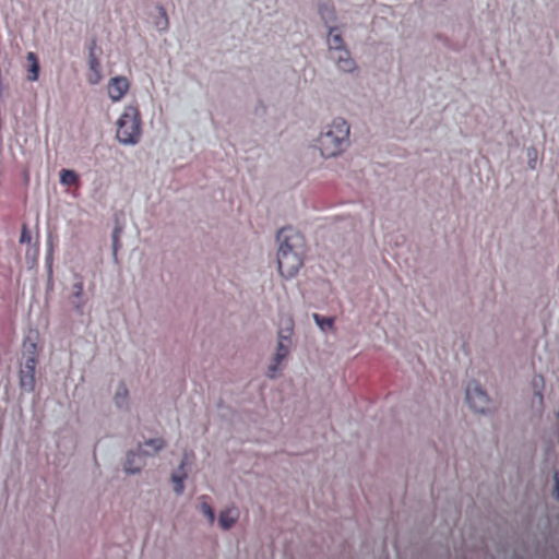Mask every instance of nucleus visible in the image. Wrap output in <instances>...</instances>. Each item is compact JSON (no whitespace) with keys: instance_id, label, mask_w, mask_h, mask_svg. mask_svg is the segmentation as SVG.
Here are the masks:
<instances>
[{"instance_id":"f257e3e1","label":"nucleus","mask_w":559,"mask_h":559,"mask_svg":"<svg viewBox=\"0 0 559 559\" xmlns=\"http://www.w3.org/2000/svg\"><path fill=\"white\" fill-rule=\"evenodd\" d=\"M278 271L285 278L294 277L304 264L306 242L302 235L292 227H284L277 234Z\"/></svg>"},{"instance_id":"f03ea898","label":"nucleus","mask_w":559,"mask_h":559,"mask_svg":"<svg viewBox=\"0 0 559 559\" xmlns=\"http://www.w3.org/2000/svg\"><path fill=\"white\" fill-rule=\"evenodd\" d=\"M348 135L349 126L347 122L342 118L334 119L328 130L322 132L317 140V146L321 155L333 157L340 154L348 141Z\"/></svg>"},{"instance_id":"7ed1b4c3","label":"nucleus","mask_w":559,"mask_h":559,"mask_svg":"<svg viewBox=\"0 0 559 559\" xmlns=\"http://www.w3.org/2000/svg\"><path fill=\"white\" fill-rule=\"evenodd\" d=\"M117 139L123 144H135L141 136V117L138 107L127 106L117 121Z\"/></svg>"},{"instance_id":"20e7f679","label":"nucleus","mask_w":559,"mask_h":559,"mask_svg":"<svg viewBox=\"0 0 559 559\" xmlns=\"http://www.w3.org/2000/svg\"><path fill=\"white\" fill-rule=\"evenodd\" d=\"M24 362L20 370V385L26 391L35 388V368L37 365V345L29 336L23 343Z\"/></svg>"},{"instance_id":"39448f33","label":"nucleus","mask_w":559,"mask_h":559,"mask_svg":"<svg viewBox=\"0 0 559 559\" xmlns=\"http://www.w3.org/2000/svg\"><path fill=\"white\" fill-rule=\"evenodd\" d=\"M292 333H293V321H292V319H287L285 329H281L278 332V344H277V352L274 357V364L269 367V371H267V376L270 378L275 377L281 362L289 354Z\"/></svg>"},{"instance_id":"423d86ee","label":"nucleus","mask_w":559,"mask_h":559,"mask_svg":"<svg viewBox=\"0 0 559 559\" xmlns=\"http://www.w3.org/2000/svg\"><path fill=\"white\" fill-rule=\"evenodd\" d=\"M145 445L152 448V452L141 451L139 453L131 452L128 454L127 461L124 464V471L127 473L135 474V473L140 472L141 468L145 464L144 456L155 454L156 452H158L160 449H163V447L165 445V442L163 439L156 438V439H151V440L146 441Z\"/></svg>"},{"instance_id":"0eeeda50","label":"nucleus","mask_w":559,"mask_h":559,"mask_svg":"<svg viewBox=\"0 0 559 559\" xmlns=\"http://www.w3.org/2000/svg\"><path fill=\"white\" fill-rule=\"evenodd\" d=\"M466 401L475 412L485 413L489 408V397L476 381L467 384Z\"/></svg>"},{"instance_id":"6e6552de","label":"nucleus","mask_w":559,"mask_h":559,"mask_svg":"<svg viewBox=\"0 0 559 559\" xmlns=\"http://www.w3.org/2000/svg\"><path fill=\"white\" fill-rule=\"evenodd\" d=\"M130 88L129 80L126 76H115L107 85L108 96L112 102L121 100Z\"/></svg>"},{"instance_id":"1a4fd4ad","label":"nucleus","mask_w":559,"mask_h":559,"mask_svg":"<svg viewBox=\"0 0 559 559\" xmlns=\"http://www.w3.org/2000/svg\"><path fill=\"white\" fill-rule=\"evenodd\" d=\"M95 49H96V41L93 40L92 46L90 47V52H88L90 74L87 76V81L92 85L98 84L102 80L100 62L96 56Z\"/></svg>"},{"instance_id":"9d476101","label":"nucleus","mask_w":559,"mask_h":559,"mask_svg":"<svg viewBox=\"0 0 559 559\" xmlns=\"http://www.w3.org/2000/svg\"><path fill=\"white\" fill-rule=\"evenodd\" d=\"M25 70L27 81L35 82L38 80L40 66L36 53L33 51L26 55Z\"/></svg>"},{"instance_id":"9b49d317","label":"nucleus","mask_w":559,"mask_h":559,"mask_svg":"<svg viewBox=\"0 0 559 559\" xmlns=\"http://www.w3.org/2000/svg\"><path fill=\"white\" fill-rule=\"evenodd\" d=\"M239 518V511L235 507L226 508L219 513L218 522L222 528L231 527Z\"/></svg>"},{"instance_id":"f8f14e48","label":"nucleus","mask_w":559,"mask_h":559,"mask_svg":"<svg viewBox=\"0 0 559 559\" xmlns=\"http://www.w3.org/2000/svg\"><path fill=\"white\" fill-rule=\"evenodd\" d=\"M335 32L336 29L331 27L328 35V45L330 48V52L344 48L342 36Z\"/></svg>"},{"instance_id":"ddd939ff","label":"nucleus","mask_w":559,"mask_h":559,"mask_svg":"<svg viewBox=\"0 0 559 559\" xmlns=\"http://www.w3.org/2000/svg\"><path fill=\"white\" fill-rule=\"evenodd\" d=\"M60 182L68 187L78 185L79 176L74 170L62 169L60 173Z\"/></svg>"},{"instance_id":"4468645a","label":"nucleus","mask_w":559,"mask_h":559,"mask_svg":"<svg viewBox=\"0 0 559 559\" xmlns=\"http://www.w3.org/2000/svg\"><path fill=\"white\" fill-rule=\"evenodd\" d=\"M128 390L123 383H120L115 394L116 404L120 407L127 402Z\"/></svg>"},{"instance_id":"2eb2a0df","label":"nucleus","mask_w":559,"mask_h":559,"mask_svg":"<svg viewBox=\"0 0 559 559\" xmlns=\"http://www.w3.org/2000/svg\"><path fill=\"white\" fill-rule=\"evenodd\" d=\"M313 319L322 331H326L329 329H332V326H333V322H334L333 318H324L318 313H314Z\"/></svg>"},{"instance_id":"dca6fc26","label":"nucleus","mask_w":559,"mask_h":559,"mask_svg":"<svg viewBox=\"0 0 559 559\" xmlns=\"http://www.w3.org/2000/svg\"><path fill=\"white\" fill-rule=\"evenodd\" d=\"M336 64H337V68L341 71H344V72H352L355 69V62L350 58V56H348L345 59L336 62Z\"/></svg>"},{"instance_id":"f3484780","label":"nucleus","mask_w":559,"mask_h":559,"mask_svg":"<svg viewBox=\"0 0 559 559\" xmlns=\"http://www.w3.org/2000/svg\"><path fill=\"white\" fill-rule=\"evenodd\" d=\"M200 509L202 513L209 519L210 523L213 524L215 520V513L212 507L207 502L202 501L200 504Z\"/></svg>"},{"instance_id":"a211bd4d","label":"nucleus","mask_w":559,"mask_h":559,"mask_svg":"<svg viewBox=\"0 0 559 559\" xmlns=\"http://www.w3.org/2000/svg\"><path fill=\"white\" fill-rule=\"evenodd\" d=\"M186 475L179 476V475H173L171 479L174 483V490L176 493L180 495L183 491V478Z\"/></svg>"},{"instance_id":"6ab92c4d","label":"nucleus","mask_w":559,"mask_h":559,"mask_svg":"<svg viewBox=\"0 0 559 559\" xmlns=\"http://www.w3.org/2000/svg\"><path fill=\"white\" fill-rule=\"evenodd\" d=\"M349 56V52L348 50H346L345 48H342V49H337L335 51H332L331 52V58L335 61V62H338L343 59H345L346 57Z\"/></svg>"},{"instance_id":"aec40b11","label":"nucleus","mask_w":559,"mask_h":559,"mask_svg":"<svg viewBox=\"0 0 559 559\" xmlns=\"http://www.w3.org/2000/svg\"><path fill=\"white\" fill-rule=\"evenodd\" d=\"M74 297L81 298L83 295V282L80 276H76V282L73 284Z\"/></svg>"},{"instance_id":"412c9836","label":"nucleus","mask_w":559,"mask_h":559,"mask_svg":"<svg viewBox=\"0 0 559 559\" xmlns=\"http://www.w3.org/2000/svg\"><path fill=\"white\" fill-rule=\"evenodd\" d=\"M320 14L322 16V19L328 22L329 20L333 19L334 17V12L332 9H329L328 7H322L320 9Z\"/></svg>"},{"instance_id":"4be33fe9","label":"nucleus","mask_w":559,"mask_h":559,"mask_svg":"<svg viewBox=\"0 0 559 559\" xmlns=\"http://www.w3.org/2000/svg\"><path fill=\"white\" fill-rule=\"evenodd\" d=\"M555 485H554V496L559 500V473L556 472L554 476Z\"/></svg>"},{"instance_id":"5701e85b","label":"nucleus","mask_w":559,"mask_h":559,"mask_svg":"<svg viewBox=\"0 0 559 559\" xmlns=\"http://www.w3.org/2000/svg\"><path fill=\"white\" fill-rule=\"evenodd\" d=\"M20 241L23 242H29L31 241V234L28 233L27 228L24 226L21 233Z\"/></svg>"},{"instance_id":"b1692460","label":"nucleus","mask_w":559,"mask_h":559,"mask_svg":"<svg viewBox=\"0 0 559 559\" xmlns=\"http://www.w3.org/2000/svg\"><path fill=\"white\" fill-rule=\"evenodd\" d=\"M533 384L535 388H537L539 384L543 385L544 384V379L542 377H535L533 379Z\"/></svg>"},{"instance_id":"393cba45","label":"nucleus","mask_w":559,"mask_h":559,"mask_svg":"<svg viewBox=\"0 0 559 559\" xmlns=\"http://www.w3.org/2000/svg\"><path fill=\"white\" fill-rule=\"evenodd\" d=\"M159 11H160V14L163 15V19H164V26H162V28H166L167 25H168V21H167V17H166V12L163 8H159Z\"/></svg>"},{"instance_id":"a878e982","label":"nucleus","mask_w":559,"mask_h":559,"mask_svg":"<svg viewBox=\"0 0 559 559\" xmlns=\"http://www.w3.org/2000/svg\"><path fill=\"white\" fill-rule=\"evenodd\" d=\"M117 242H118V235H117V230L114 233V249L116 250L117 249Z\"/></svg>"},{"instance_id":"bb28decb","label":"nucleus","mask_w":559,"mask_h":559,"mask_svg":"<svg viewBox=\"0 0 559 559\" xmlns=\"http://www.w3.org/2000/svg\"><path fill=\"white\" fill-rule=\"evenodd\" d=\"M536 395L538 396L539 402H542L543 395L540 394V392H536Z\"/></svg>"}]
</instances>
